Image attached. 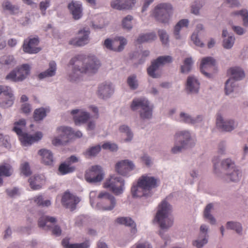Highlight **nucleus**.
<instances>
[{
  "instance_id": "473e14b6",
  "label": "nucleus",
  "mask_w": 248,
  "mask_h": 248,
  "mask_svg": "<svg viewBox=\"0 0 248 248\" xmlns=\"http://www.w3.org/2000/svg\"><path fill=\"white\" fill-rule=\"evenodd\" d=\"M116 222L120 224L131 226L132 228V232L135 233L136 232V225L133 220L130 217H121L116 219Z\"/></svg>"
},
{
  "instance_id": "a878e982",
  "label": "nucleus",
  "mask_w": 248,
  "mask_h": 248,
  "mask_svg": "<svg viewBox=\"0 0 248 248\" xmlns=\"http://www.w3.org/2000/svg\"><path fill=\"white\" fill-rule=\"evenodd\" d=\"M217 126L225 131H231L234 129V122L232 120L223 121L222 117L217 115L216 121Z\"/></svg>"
},
{
  "instance_id": "412c9836",
  "label": "nucleus",
  "mask_w": 248,
  "mask_h": 248,
  "mask_svg": "<svg viewBox=\"0 0 248 248\" xmlns=\"http://www.w3.org/2000/svg\"><path fill=\"white\" fill-rule=\"evenodd\" d=\"M90 31L89 30H85L83 29L78 31V38L73 39L70 41L69 44L76 46H82L89 43V35Z\"/></svg>"
},
{
  "instance_id": "6e6d98bb",
  "label": "nucleus",
  "mask_w": 248,
  "mask_h": 248,
  "mask_svg": "<svg viewBox=\"0 0 248 248\" xmlns=\"http://www.w3.org/2000/svg\"><path fill=\"white\" fill-rule=\"evenodd\" d=\"M158 33L162 44L167 45L169 42V36L166 31L164 30H159Z\"/></svg>"
},
{
  "instance_id": "f03ea898",
  "label": "nucleus",
  "mask_w": 248,
  "mask_h": 248,
  "mask_svg": "<svg viewBox=\"0 0 248 248\" xmlns=\"http://www.w3.org/2000/svg\"><path fill=\"white\" fill-rule=\"evenodd\" d=\"M171 212V206L165 200L158 205L155 219L161 229H167L172 225L173 221L170 217Z\"/></svg>"
},
{
  "instance_id": "c03bdc74",
  "label": "nucleus",
  "mask_w": 248,
  "mask_h": 248,
  "mask_svg": "<svg viewBox=\"0 0 248 248\" xmlns=\"http://www.w3.org/2000/svg\"><path fill=\"white\" fill-rule=\"evenodd\" d=\"M120 132L127 136V138L124 140L125 142L130 141L133 138V134L129 129V127L125 125H122L119 128Z\"/></svg>"
},
{
  "instance_id": "13d9d810",
  "label": "nucleus",
  "mask_w": 248,
  "mask_h": 248,
  "mask_svg": "<svg viewBox=\"0 0 248 248\" xmlns=\"http://www.w3.org/2000/svg\"><path fill=\"white\" fill-rule=\"evenodd\" d=\"M102 148L104 150H108L110 151H116L118 149L117 145L116 144L110 142L104 143L102 145Z\"/></svg>"
},
{
  "instance_id": "69168bd1",
  "label": "nucleus",
  "mask_w": 248,
  "mask_h": 248,
  "mask_svg": "<svg viewBox=\"0 0 248 248\" xmlns=\"http://www.w3.org/2000/svg\"><path fill=\"white\" fill-rule=\"evenodd\" d=\"M191 40L193 42L194 44H195V45L197 46L202 47L204 46L203 43L201 42V41L198 38L197 35L195 33L192 34V35H191Z\"/></svg>"
},
{
  "instance_id": "e2e57ef3",
  "label": "nucleus",
  "mask_w": 248,
  "mask_h": 248,
  "mask_svg": "<svg viewBox=\"0 0 248 248\" xmlns=\"http://www.w3.org/2000/svg\"><path fill=\"white\" fill-rule=\"evenodd\" d=\"M0 146H3L8 149H10L11 147V145L7 139H5L4 136L1 134H0Z\"/></svg>"
},
{
  "instance_id": "de8ad7c7",
  "label": "nucleus",
  "mask_w": 248,
  "mask_h": 248,
  "mask_svg": "<svg viewBox=\"0 0 248 248\" xmlns=\"http://www.w3.org/2000/svg\"><path fill=\"white\" fill-rule=\"evenodd\" d=\"M192 64L193 61L191 58H186L184 62V65L181 66V72H188L191 70Z\"/></svg>"
},
{
  "instance_id": "680f3d73",
  "label": "nucleus",
  "mask_w": 248,
  "mask_h": 248,
  "mask_svg": "<svg viewBox=\"0 0 248 248\" xmlns=\"http://www.w3.org/2000/svg\"><path fill=\"white\" fill-rule=\"evenodd\" d=\"M49 0H45V1H41L40 3V9L43 15L46 14V10L49 6Z\"/></svg>"
},
{
  "instance_id": "cd10ccee",
  "label": "nucleus",
  "mask_w": 248,
  "mask_h": 248,
  "mask_svg": "<svg viewBox=\"0 0 248 248\" xmlns=\"http://www.w3.org/2000/svg\"><path fill=\"white\" fill-rule=\"evenodd\" d=\"M68 9L75 19H78L82 16L81 5L77 2H72L68 5Z\"/></svg>"
},
{
  "instance_id": "9d476101",
  "label": "nucleus",
  "mask_w": 248,
  "mask_h": 248,
  "mask_svg": "<svg viewBox=\"0 0 248 248\" xmlns=\"http://www.w3.org/2000/svg\"><path fill=\"white\" fill-rule=\"evenodd\" d=\"M97 197L99 200L98 205L103 210H112L116 204L115 197L108 192L101 191Z\"/></svg>"
},
{
  "instance_id": "5701e85b",
  "label": "nucleus",
  "mask_w": 248,
  "mask_h": 248,
  "mask_svg": "<svg viewBox=\"0 0 248 248\" xmlns=\"http://www.w3.org/2000/svg\"><path fill=\"white\" fill-rule=\"evenodd\" d=\"M42 136L40 132H36L33 136L24 133L19 136V139L23 145L28 146L41 140Z\"/></svg>"
},
{
  "instance_id": "37998d69",
  "label": "nucleus",
  "mask_w": 248,
  "mask_h": 248,
  "mask_svg": "<svg viewBox=\"0 0 248 248\" xmlns=\"http://www.w3.org/2000/svg\"><path fill=\"white\" fill-rule=\"evenodd\" d=\"M213 205L212 203L208 204L205 207L204 211V217L205 218L208 219L210 223L214 224L216 220L214 217L210 214V212L212 209Z\"/></svg>"
},
{
  "instance_id": "9b49d317",
  "label": "nucleus",
  "mask_w": 248,
  "mask_h": 248,
  "mask_svg": "<svg viewBox=\"0 0 248 248\" xmlns=\"http://www.w3.org/2000/svg\"><path fill=\"white\" fill-rule=\"evenodd\" d=\"M56 221V218L53 217L43 216L39 218L38 226L45 230H51L53 235L59 236L62 233V230L59 226L54 225Z\"/></svg>"
},
{
  "instance_id": "1a4fd4ad",
  "label": "nucleus",
  "mask_w": 248,
  "mask_h": 248,
  "mask_svg": "<svg viewBox=\"0 0 248 248\" xmlns=\"http://www.w3.org/2000/svg\"><path fill=\"white\" fill-rule=\"evenodd\" d=\"M30 73V67L29 65L23 64L10 72L6 76L5 78L13 82H20L26 79Z\"/></svg>"
},
{
  "instance_id": "c756f323",
  "label": "nucleus",
  "mask_w": 248,
  "mask_h": 248,
  "mask_svg": "<svg viewBox=\"0 0 248 248\" xmlns=\"http://www.w3.org/2000/svg\"><path fill=\"white\" fill-rule=\"evenodd\" d=\"M56 71V64L55 62L51 61L49 63V68L46 71L40 73L38 78L43 79L46 77H52L55 75Z\"/></svg>"
},
{
  "instance_id": "49530a36",
  "label": "nucleus",
  "mask_w": 248,
  "mask_h": 248,
  "mask_svg": "<svg viewBox=\"0 0 248 248\" xmlns=\"http://www.w3.org/2000/svg\"><path fill=\"white\" fill-rule=\"evenodd\" d=\"M33 201L38 206H48L51 204L50 200H44L42 195H39L33 198Z\"/></svg>"
},
{
  "instance_id": "f8f14e48",
  "label": "nucleus",
  "mask_w": 248,
  "mask_h": 248,
  "mask_svg": "<svg viewBox=\"0 0 248 248\" xmlns=\"http://www.w3.org/2000/svg\"><path fill=\"white\" fill-rule=\"evenodd\" d=\"M172 61V58L170 56H160L152 62L151 65L147 69L148 74L153 78L160 77V73L158 70L160 67Z\"/></svg>"
},
{
  "instance_id": "7c9ffc66",
  "label": "nucleus",
  "mask_w": 248,
  "mask_h": 248,
  "mask_svg": "<svg viewBox=\"0 0 248 248\" xmlns=\"http://www.w3.org/2000/svg\"><path fill=\"white\" fill-rule=\"evenodd\" d=\"M12 173V167L10 164H4L0 165V185L3 183L2 176L9 177Z\"/></svg>"
},
{
  "instance_id": "4468645a",
  "label": "nucleus",
  "mask_w": 248,
  "mask_h": 248,
  "mask_svg": "<svg viewBox=\"0 0 248 248\" xmlns=\"http://www.w3.org/2000/svg\"><path fill=\"white\" fill-rule=\"evenodd\" d=\"M159 182V179L148 174H144L138 180V184L140 187L150 193L151 189L156 187Z\"/></svg>"
},
{
  "instance_id": "f3484780",
  "label": "nucleus",
  "mask_w": 248,
  "mask_h": 248,
  "mask_svg": "<svg viewBox=\"0 0 248 248\" xmlns=\"http://www.w3.org/2000/svg\"><path fill=\"white\" fill-rule=\"evenodd\" d=\"M78 158L76 156H70L68 160L61 163L58 168V171L61 175H64L74 172L75 167L71 164L77 162Z\"/></svg>"
},
{
  "instance_id": "a19ab883",
  "label": "nucleus",
  "mask_w": 248,
  "mask_h": 248,
  "mask_svg": "<svg viewBox=\"0 0 248 248\" xmlns=\"http://www.w3.org/2000/svg\"><path fill=\"white\" fill-rule=\"evenodd\" d=\"M156 38V35L154 32L146 33L140 35L137 41L139 43H142L146 42L153 41Z\"/></svg>"
},
{
  "instance_id": "09e8293b",
  "label": "nucleus",
  "mask_w": 248,
  "mask_h": 248,
  "mask_svg": "<svg viewBox=\"0 0 248 248\" xmlns=\"http://www.w3.org/2000/svg\"><path fill=\"white\" fill-rule=\"evenodd\" d=\"M0 62L2 64L14 65L15 61L13 56H3L0 58Z\"/></svg>"
},
{
  "instance_id": "6ab92c4d",
  "label": "nucleus",
  "mask_w": 248,
  "mask_h": 248,
  "mask_svg": "<svg viewBox=\"0 0 248 248\" xmlns=\"http://www.w3.org/2000/svg\"><path fill=\"white\" fill-rule=\"evenodd\" d=\"M38 43V38L34 37L25 40L23 45V51L30 54L38 53L40 50V49L37 47Z\"/></svg>"
},
{
  "instance_id": "ea45409f",
  "label": "nucleus",
  "mask_w": 248,
  "mask_h": 248,
  "mask_svg": "<svg viewBox=\"0 0 248 248\" xmlns=\"http://www.w3.org/2000/svg\"><path fill=\"white\" fill-rule=\"evenodd\" d=\"M232 16H240L243 21V25L245 27H248V11L246 9H243L239 11L233 12L232 13Z\"/></svg>"
},
{
  "instance_id": "393cba45",
  "label": "nucleus",
  "mask_w": 248,
  "mask_h": 248,
  "mask_svg": "<svg viewBox=\"0 0 248 248\" xmlns=\"http://www.w3.org/2000/svg\"><path fill=\"white\" fill-rule=\"evenodd\" d=\"M71 113L72 115L78 114V115L74 116L75 123L76 125L86 123L90 118L89 114L82 110L74 109Z\"/></svg>"
},
{
  "instance_id": "a211bd4d",
  "label": "nucleus",
  "mask_w": 248,
  "mask_h": 248,
  "mask_svg": "<svg viewBox=\"0 0 248 248\" xmlns=\"http://www.w3.org/2000/svg\"><path fill=\"white\" fill-rule=\"evenodd\" d=\"M79 199L69 192H66L63 194L62 202L66 208L73 211L76 208L77 204L79 202Z\"/></svg>"
},
{
  "instance_id": "4c0bfd02",
  "label": "nucleus",
  "mask_w": 248,
  "mask_h": 248,
  "mask_svg": "<svg viewBox=\"0 0 248 248\" xmlns=\"http://www.w3.org/2000/svg\"><path fill=\"white\" fill-rule=\"evenodd\" d=\"M26 125V121L25 119H22L14 123V126L13 127V131L15 132L18 136L24 133L22 132V129Z\"/></svg>"
},
{
  "instance_id": "8fccbe9b",
  "label": "nucleus",
  "mask_w": 248,
  "mask_h": 248,
  "mask_svg": "<svg viewBox=\"0 0 248 248\" xmlns=\"http://www.w3.org/2000/svg\"><path fill=\"white\" fill-rule=\"evenodd\" d=\"M133 17L130 15H128L125 17L122 21L123 27L127 30H131L132 28V20Z\"/></svg>"
},
{
  "instance_id": "7ed1b4c3",
  "label": "nucleus",
  "mask_w": 248,
  "mask_h": 248,
  "mask_svg": "<svg viewBox=\"0 0 248 248\" xmlns=\"http://www.w3.org/2000/svg\"><path fill=\"white\" fill-rule=\"evenodd\" d=\"M172 7L170 4L160 3L155 7L151 15L158 21L167 23L172 14Z\"/></svg>"
},
{
  "instance_id": "052dcab7",
  "label": "nucleus",
  "mask_w": 248,
  "mask_h": 248,
  "mask_svg": "<svg viewBox=\"0 0 248 248\" xmlns=\"http://www.w3.org/2000/svg\"><path fill=\"white\" fill-rule=\"evenodd\" d=\"M42 162L48 166H52L54 163L53 156H42Z\"/></svg>"
},
{
  "instance_id": "603ef678",
  "label": "nucleus",
  "mask_w": 248,
  "mask_h": 248,
  "mask_svg": "<svg viewBox=\"0 0 248 248\" xmlns=\"http://www.w3.org/2000/svg\"><path fill=\"white\" fill-rule=\"evenodd\" d=\"M101 149L100 145H97L89 148L86 152V155H95L98 154Z\"/></svg>"
},
{
  "instance_id": "39448f33",
  "label": "nucleus",
  "mask_w": 248,
  "mask_h": 248,
  "mask_svg": "<svg viewBox=\"0 0 248 248\" xmlns=\"http://www.w3.org/2000/svg\"><path fill=\"white\" fill-rule=\"evenodd\" d=\"M231 78L228 79L225 84V93L229 94L232 92L235 87V81L242 79L245 77L244 71L238 67H234L229 69L227 72Z\"/></svg>"
},
{
  "instance_id": "2f4dec72",
  "label": "nucleus",
  "mask_w": 248,
  "mask_h": 248,
  "mask_svg": "<svg viewBox=\"0 0 248 248\" xmlns=\"http://www.w3.org/2000/svg\"><path fill=\"white\" fill-rule=\"evenodd\" d=\"M62 244L65 248H88L89 245L87 242H83L79 244H70L69 238H65L62 242Z\"/></svg>"
},
{
  "instance_id": "20e7f679",
  "label": "nucleus",
  "mask_w": 248,
  "mask_h": 248,
  "mask_svg": "<svg viewBox=\"0 0 248 248\" xmlns=\"http://www.w3.org/2000/svg\"><path fill=\"white\" fill-rule=\"evenodd\" d=\"M57 132L60 136V139L55 138L52 140V143L55 145L62 144L68 141L70 139L74 137L80 138L82 133L78 131L75 132L70 127L61 126L57 128Z\"/></svg>"
},
{
  "instance_id": "338daca9",
  "label": "nucleus",
  "mask_w": 248,
  "mask_h": 248,
  "mask_svg": "<svg viewBox=\"0 0 248 248\" xmlns=\"http://www.w3.org/2000/svg\"><path fill=\"white\" fill-rule=\"evenodd\" d=\"M31 108L30 104L25 103L22 105L21 110L25 114H29L31 112Z\"/></svg>"
},
{
  "instance_id": "72a5a7b5",
  "label": "nucleus",
  "mask_w": 248,
  "mask_h": 248,
  "mask_svg": "<svg viewBox=\"0 0 248 248\" xmlns=\"http://www.w3.org/2000/svg\"><path fill=\"white\" fill-rule=\"evenodd\" d=\"M207 228L206 226L204 225H202L201 226L200 230L201 232H202L203 234V236L204 237L202 240H198L194 241L193 242V245L196 246L197 248H201L202 247L204 244L207 243V239L206 238V236L207 235Z\"/></svg>"
},
{
  "instance_id": "bf43d9fd",
  "label": "nucleus",
  "mask_w": 248,
  "mask_h": 248,
  "mask_svg": "<svg viewBox=\"0 0 248 248\" xmlns=\"http://www.w3.org/2000/svg\"><path fill=\"white\" fill-rule=\"evenodd\" d=\"M127 83L132 89H135L138 87L137 81L136 79V76H131L127 79Z\"/></svg>"
},
{
  "instance_id": "864d4df0",
  "label": "nucleus",
  "mask_w": 248,
  "mask_h": 248,
  "mask_svg": "<svg viewBox=\"0 0 248 248\" xmlns=\"http://www.w3.org/2000/svg\"><path fill=\"white\" fill-rule=\"evenodd\" d=\"M235 38L233 36H229L227 39L223 40V46L225 48H231L234 44Z\"/></svg>"
},
{
  "instance_id": "79ce46f5",
  "label": "nucleus",
  "mask_w": 248,
  "mask_h": 248,
  "mask_svg": "<svg viewBox=\"0 0 248 248\" xmlns=\"http://www.w3.org/2000/svg\"><path fill=\"white\" fill-rule=\"evenodd\" d=\"M2 7L4 10L8 11L10 13L13 14L17 13L19 10L17 6L12 4V3L8 0H5L3 2Z\"/></svg>"
},
{
  "instance_id": "ddd939ff",
  "label": "nucleus",
  "mask_w": 248,
  "mask_h": 248,
  "mask_svg": "<svg viewBox=\"0 0 248 248\" xmlns=\"http://www.w3.org/2000/svg\"><path fill=\"white\" fill-rule=\"evenodd\" d=\"M190 139V135L187 131H180L176 133L175 146L172 148V153L176 154L179 153L182 149L185 148Z\"/></svg>"
},
{
  "instance_id": "6e6552de",
  "label": "nucleus",
  "mask_w": 248,
  "mask_h": 248,
  "mask_svg": "<svg viewBox=\"0 0 248 248\" xmlns=\"http://www.w3.org/2000/svg\"><path fill=\"white\" fill-rule=\"evenodd\" d=\"M104 187L108 189L115 195L123 193L124 189V181L120 176L111 175L104 183Z\"/></svg>"
},
{
  "instance_id": "0eeeda50",
  "label": "nucleus",
  "mask_w": 248,
  "mask_h": 248,
  "mask_svg": "<svg viewBox=\"0 0 248 248\" xmlns=\"http://www.w3.org/2000/svg\"><path fill=\"white\" fill-rule=\"evenodd\" d=\"M131 109L135 110L140 108V116L143 119H150L152 116L153 107L145 98H138L133 100L131 105Z\"/></svg>"
},
{
  "instance_id": "aec40b11",
  "label": "nucleus",
  "mask_w": 248,
  "mask_h": 248,
  "mask_svg": "<svg viewBox=\"0 0 248 248\" xmlns=\"http://www.w3.org/2000/svg\"><path fill=\"white\" fill-rule=\"evenodd\" d=\"M127 41L125 39L120 37L118 40H115L112 42L111 40L107 39L104 42L105 46L109 50H113L115 51H121L126 44Z\"/></svg>"
},
{
  "instance_id": "f257e3e1",
  "label": "nucleus",
  "mask_w": 248,
  "mask_h": 248,
  "mask_svg": "<svg viewBox=\"0 0 248 248\" xmlns=\"http://www.w3.org/2000/svg\"><path fill=\"white\" fill-rule=\"evenodd\" d=\"M74 65L73 75L70 76V80L76 81L78 73H95L100 66L99 61L94 56H86L79 55L72 59L70 62Z\"/></svg>"
},
{
  "instance_id": "3c124183",
  "label": "nucleus",
  "mask_w": 248,
  "mask_h": 248,
  "mask_svg": "<svg viewBox=\"0 0 248 248\" xmlns=\"http://www.w3.org/2000/svg\"><path fill=\"white\" fill-rule=\"evenodd\" d=\"M227 228L235 230L238 233L241 232L242 230V226L239 223L231 221L228 222L227 223Z\"/></svg>"
},
{
  "instance_id": "c85d7f7f",
  "label": "nucleus",
  "mask_w": 248,
  "mask_h": 248,
  "mask_svg": "<svg viewBox=\"0 0 248 248\" xmlns=\"http://www.w3.org/2000/svg\"><path fill=\"white\" fill-rule=\"evenodd\" d=\"M200 88V83L193 77H189L187 79L186 89L192 93H197Z\"/></svg>"
},
{
  "instance_id": "c9c22d12",
  "label": "nucleus",
  "mask_w": 248,
  "mask_h": 248,
  "mask_svg": "<svg viewBox=\"0 0 248 248\" xmlns=\"http://www.w3.org/2000/svg\"><path fill=\"white\" fill-rule=\"evenodd\" d=\"M48 111L46 108H41L36 109L33 113V119L35 121L42 120L46 115L47 112Z\"/></svg>"
},
{
  "instance_id": "774afa93",
  "label": "nucleus",
  "mask_w": 248,
  "mask_h": 248,
  "mask_svg": "<svg viewBox=\"0 0 248 248\" xmlns=\"http://www.w3.org/2000/svg\"><path fill=\"white\" fill-rule=\"evenodd\" d=\"M141 160L147 167H150L152 164V161L149 156H142L141 157Z\"/></svg>"
},
{
  "instance_id": "58836bf2",
  "label": "nucleus",
  "mask_w": 248,
  "mask_h": 248,
  "mask_svg": "<svg viewBox=\"0 0 248 248\" xmlns=\"http://www.w3.org/2000/svg\"><path fill=\"white\" fill-rule=\"evenodd\" d=\"M14 101V97L11 91V94L4 96L3 100L0 103V106L3 108H8L13 105Z\"/></svg>"
},
{
  "instance_id": "e433bc0d",
  "label": "nucleus",
  "mask_w": 248,
  "mask_h": 248,
  "mask_svg": "<svg viewBox=\"0 0 248 248\" xmlns=\"http://www.w3.org/2000/svg\"><path fill=\"white\" fill-rule=\"evenodd\" d=\"M131 193L134 197H141L142 196H147L148 193L147 190H143L141 187H140L137 184V186H134L131 187Z\"/></svg>"
},
{
  "instance_id": "bb28decb",
  "label": "nucleus",
  "mask_w": 248,
  "mask_h": 248,
  "mask_svg": "<svg viewBox=\"0 0 248 248\" xmlns=\"http://www.w3.org/2000/svg\"><path fill=\"white\" fill-rule=\"evenodd\" d=\"M113 89L110 84H101L99 87L98 91V96L105 99L109 96L112 93Z\"/></svg>"
},
{
  "instance_id": "a18cd8bd",
  "label": "nucleus",
  "mask_w": 248,
  "mask_h": 248,
  "mask_svg": "<svg viewBox=\"0 0 248 248\" xmlns=\"http://www.w3.org/2000/svg\"><path fill=\"white\" fill-rule=\"evenodd\" d=\"M40 177L35 176L30 178L29 180L30 186L33 190L39 189L41 187V183H39Z\"/></svg>"
},
{
  "instance_id": "4be33fe9",
  "label": "nucleus",
  "mask_w": 248,
  "mask_h": 248,
  "mask_svg": "<svg viewBox=\"0 0 248 248\" xmlns=\"http://www.w3.org/2000/svg\"><path fill=\"white\" fill-rule=\"evenodd\" d=\"M216 65V61L211 57L203 58L202 59L200 69L207 77H210V74L206 72V70L210 71L211 69H214Z\"/></svg>"
},
{
  "instance_id": "4d7b16f0",
  "label": "nucleus",
  "mask_w": 248,
  "mask_h": 248,
  "mask_svg": "<svg viewBox=\"0 0 248 248\" xmlns=\"http://www.w3.org/2000/svg\"><path fill=\"white\" fill-rule=\"evenodd\" d=\"M21 173L25 176H29L31 174V170L28 162H24L20 167Z\"/></svg>"
},
{
  "instance_id": "dca6fc26",
  "label": "nucleus",
  "mask_w": 248,
  "mask_h": 248,
  "mask_svg": "<svg viewBox=\"0 0 248 248\" xmlns=\"http://www.w3.org/2000/svg\"><path fill=\"white\" fill-rule=\"evenodd\" d=\"M133 163L128 160H124L118 162L115 165V170L119 174L127 176L129 172L135 169Z\"/></svg>"
},
{
  "instance_id": "423d86ee",
  "label": "nucleus",
  "mask_w": 248,
  "mask_h": 248,
  "mask_svg": "<svg viewBox=\"0 0 248 248\" xmlns=\"http://www.w3.org/2000/svg\"><path fill=\"white\" fill-rule=\"evenodd\" d=\"M221 166L225 171L227 178L231 181L236 182L241 178V171L237 169L234 163L231 159L227 158L223 160L221 163Z\"/></svg>"
},
{
  "instance_id": "b1692460",
  "label": "nucleus",
  "mask_w": 248,
  "mask_h": 248,
  "mask_svg": "<svg viewBox=\"0 0 248 248\" xmlns=\"http://www.w3.org/2000/svg\"><path fill=\"white\" fill-rule=\"evenodd\" d=\"M136 0H113L111 6L117 10L129 9L134 6Z\"/></svg>"
},
{
  "instance_id": "5fc2aeb1",
  "label": "nucleus",
  "mask_w": 248,
  "mask_h": 248,
  "mask_svg": "<svg viewBox=\"0 0 248 248\" xmlns=\"http://www.w3.org/2000/svg\"><path fill=\"white\" fill-rule=\"evenodd\" d=\"M180 119L181 121L186 123L194 124L198 121V120L193 119L190 116L184 113L180 114Z\"/></svg>"
},
{
  "instance_id": "0e129e2a",
  "label": "nucleus",
  "mask_w": 248,
  "mask_h": 248,
  "mask_svg": "<svg viewBox=\"0 0 248 248\" xmlns=\"http://www.w3.org/2000/svg\"><path fill=\"white\" fill-rule=\"evenodd\" d=\"M11 89L7 86L0 85V95L2 94L5 95H9L11 94Z\"/></svg>"
},
{
  "instance_id": "2eb2a0df",
  "label": "nucleus",
  "mask_w": 248,
  "mask_h": 248,
  "mask_svg": "<svg viewBox=\"0 0 248 248\" xmlns=\"http://www.w3.org/2000/svg\"><path fill=\"white\" fill-rule=\"evenodd\" d=\"M104 173L101 167L99 166H92L85 173V178L90 183L100 182L104 178Z\"/></svg>"
},
{
  "instance_id": "f704fd0d",
  "label": "nucleus",
  "mask_w": 248,
  "mask_h": 248,
  "mask_svg": "<svg viewBox=\"0 0 248 248\" xmlns=\"http://www.w3.org/2000/svg\"><path fill=\"white\" fill-rule=\"evenodd\" d=\"M188 24V20L186 19H184L180 20L176 25L174 30V35L176 39L180 38L179 32L182 27H187Z\"/></svg>"
}]
</instances>
